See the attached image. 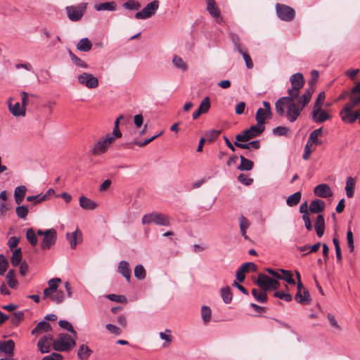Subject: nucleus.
Returning <instances> with one entry per match:
<instances>
[{
  "mask_svg": "<svg viewBox=\"0 0 360 360\" xmlns=\"http://www.w3.org/2000/svg\"><path fill=\"white\" fill-rule=\"evenodd\" d=\"M292 87L288 89V96H283L276 103V111L281 115H285L288 120L294 122L300 115L304 107H302V95L300 97V90L304 84L302 73H295L290 78Z\"/></svg>",
  "mask_w": 360,
  "mask_h": 360,
  "instance_id": "obj_1",
  "label": "nucleus"
},
{
  "mask_svg": "<svg viewBox=\"0 0 360 360\" xmlns=\"http://www.w3.org/2000/svg\"><path fill=\"white\" fill-rule=\"evenodd\" d=\"M349 98V101L340 111V117L343 122L352 124L359 117L358 110L352 111V109L360 106V81L352 89Z\"/></svg>",
  "mask_w": 360,
  "mask_h": 360,
  "instance_id": "obj_2",
  "label": "nucleus"
},
{
  "mask_svg": "<svg viewBox=\"0 0 360 360\" xmlns=\"http://www.w3.org/2000/svg\"><path fill=\"white\" fill-rule=\"evenodd\" d=\"M75 345V338L71 335L60 333L53 341V349L58 352H67Z\"/></svg>",
  "mask_w": 360,
  "mask_h": 360,
  "instance_id": "obj_3",
  "label": "nucleus"
},
{
  "mask_svg": "<svg viewBox=\"0 0 360 360\" xmlns=\"http://www.w3.org/2000/svg\"><path fill=\"white\" fill-rule=\"evenodd\" d=\"M37 234L39 236H43L41 248L43 250H49L53 245L56 244L57 239V232L54 229H49L47 230L39 229Z\"/></svg>",
  "mask_w": 360,
  "mask_h": 360,
  "instance_id": "obj_4",
  "label": "nucleus"
},
{
  "mask_svg": "<svg viewBox=\"0 0 360 360\" xmlns=\"http://www.w3.org/2000/svg\"><path fill=\"white\" fill-rule=\"evenodd\" d=\"M265 129L264 126L255 124L251 126L248 129L243 131L241 134H237L236 139L238 141L247 142L250 139L261 134Z\"/></svg>",
  "mask_w": 360,
  "mask_h": 360,
  "instance_id": "obj_5",
  "label": "nucleus"
},
{
  "mask_svg": "<svg viewBox=\"0 0 360 360\" xmlns=\"http://www.w3.org/2000/svg\"><path fill=\"white\" fill-rule=\"evenodd\" d=\"M117 139L113 137L111 134H107L105 136H103L99 141L95 144L91 153L94 155H99L105 153L108 149L109 146Z\"/></svg>",
  "mask_w": 360,
  "mask_h": 360,
  "instance_id": "obj_6",
  "label": "nucleus"
},
{
  "mask_svg": "<svg viewBox=\"0 0 360 360\" xmlns=\"http://www.w3.org/2000/svg\"><path fill=\"white\" fill-rule=\"evenodd\" d=\"M255 283L262 289V290L267 291L269 290L278 289L280 286V283L278 280L270 278L269 276L259 274Z\"/></svg>",
  "mask_w": 360,
  "mask_h": 360,
  "instance_id": "obj_7",
  "label": "nucleus"
},
{
  "mask_svg": "<svg viewBox=\"0 0 360 360\" xmlns=\"http://www.w3.org/2000/svg\"><path fill=\"white\" fill-rule=\"evenodd\" d=\"M276 11L278 17L283 21L290 22L292 21L295 16V10L289 6L276 4Z\"/></svg>",
  "mask_w": 360,
  "mask_h": 360,
  "instance_id": "obj_8",
  "label": "nucleus"
},
{
  "mask_svg": "<svg viewBox=\"0 0 360 360\" xmlns=\"http://www.w3.org/2000/svg\"><path fill=\"white\" fill-rule=\"evenodd\" d=\"M87 3H82L77 6H70L66 7L68 17L72 21H78L84 15L86 8Z\"/></svg>",
  "mask_w": 360,
  "mask_h": 360,
  "instance_id": "obj_9",
  "label": "nucleus"
},
{
  "mask_svg": "<svg viewBox=\"0 0 360 360\" xmlns=\"http://www.w3.org/2000/svg\"><path fill=\"white\" fill-rule=\"evenodd\" d=\"M159 8V1L154 0L135 14L136 19H147L153 15Z\"/></svg>",
  "mask_w": 360,
  "mask_h": 360,
  "instance_id": "obj_10",
  "label": "nucleus"
},
{
  "mask_svg": "<svg viewBox=\"0 0 360 360\" xmlns=\"http://www.w3.org/2000/svg\"><path fill=\"white\" fill-rule=\"evenodd\" d=\"M311 78L309 81V88L306 89L304 94H302V107L305 105L310 101L311 96L314 91V86L316 83L319 78V72L317 70H312L311 72Z\"/></svg>",
  "mask_w": 360,
  "mask_h": 360,
  "instance_id": "obj_11",
  "label": "nucleus"
},
{
  "mask_svg": "<svg viewBox=\"0 0 360 360\" xmlns=\"http://www.w3.org/2000/svg\"><path fill=\"white\" fill-rule=\"evenodd\" d=\"M264 108H259L255 115V119L257 124L263 125L265 124L266 120L270 118L271 115V110L270 103L267 101H263Z\"/></svg>",
  "mask_w": 360,
  "mask_h": 360,
  "instance_id": "obj_12",
  "label": "nucleus"
},
{
  "mask_svg": "<svg viewBox=\"0 0 360 360\" xmlns=\"http://www.w3.org/2000/svg\"><path fill=\"white\" fill-rule=\"evenodd\" d=\"M72 295V288L68 282L65 283V289H60L51 297V300L56 304L62 303L65 297H71Z\"/></svg>",
  "mask_w": 360,
  "mask_h": 360,
  "instance_id": "obj_13",
  "label": "nucleus"
},
{
  "mask_svg": "<svg viewBox=\"0 0 360 360\" xmlns=\"http://www.w3.org/2000/svg\"><path fill=\"white\" fill-rule=\"evenodd\" d=\"M53 336L51 334L44 335L37 342V347L42 353H49L51 351V346L53 347Z\"/></svg>",
  "mask_w": 360,
  "mask_h": 360,
  "instance_id": "obj_14",
  "label": "nucleus"
},
{
  "mask_svg": "<svg viewBox=\"0 0 360 360\" xmlns=\"http://www.w3.org/2000/svg\"><path fill=\"white\" fill-rule=\"evenodd\" d=\"M312 120L316 123H323L330 120L331 116L322 108L313 107L311 113Z\"/></svg>",
  "mask_w": 360,
  "mask_h": 360,
  "instance_id": "obj_15",
  "label": "nucleus"
},
{
  "mask_svg": "<svg viewBox=\"0 0 360 360\" xmlns=\"http://www.w3.org/2000/svg\"><path fill=\"white\" fill-rule=\"evenodd\" d=\"M13 98H10L8 100V107L9 111L11 114L15 117H24L26 114V108H23L22 105H20L19 103H15L14 105L13 104Z\"/></svg>",
  "mask_w": 360,
  "mask_h": 360,
  "instance_id": "obj_16",
  "label": "nucleus"
},
{
  "mask_svg": "<svg viewBox=\"0 0 360 360\" xmlns=\"http://www.w3.org/2000/svg\"><path fill=\"white\" fill-rule=\"evenodd\" d=\"M316 196L320 198H328L333 195V192L330 186L326 184H321L316 186L314 189Z\"/></svg>",
  "mask_w": 360,
  "mask_h": 360,
  "instance_id": "obj_17",
  "label": "nucleus"
},
{
  "mask_svg": "<svg viewBox=\"0 0 360 360\" xmlns=\"http://www.w3.org/2000/svg\"><path fill=\"white\" fill-rule=\"evenodd\" d=\"M15 342L12 340L0 341V354L4 353L8 356L14 355Z\"/></svg>",
  "mask_w": 360,
  "mask_h": 360,
  "instance_id": "obj_18",
  "label": "nucleus"
},
{
  "mask_svg": "<svg viewBox=\"0 0 360 360\" xmlns=\"http://www.w3.org/2000/svg\"><path fill=\"white\" fill-rule=\"evenodd\" d=\"M207 10L209 13L215 19L216 22L219 23L222 21L221 12L216 5L215 0L207 3Z\"/></svg>",
  "mask_w": 360,
  "mask_h": 360,
  "instance_id": "obj_19",
  "label": "nucleus"
},
{
  "mask_svg": "<svg viewBox=\"0 0 360 360\" xmlns=\"http://www.w3.org/2000/svg\"><path fill=\"white\" fill-rule=\"evenodd\" d=\"M247 266H252V271L257 270V266L252 262H246L242 264L236 274V279L239 282H243L245 278V273H247L245 269Z\"/></svg>",
  "mask_w": 360,
  "mask_h": 360,
  "instance_id": "obj_20",
  "label": "nucleus"
},
{
  "mask_svg": "<svg viewBox=\"0 0 360 360\" xmlns=\"http://www.w3.org/2000/svg\"><path fill=\"white\" fill-rule=\"evenodd\" d=\"M314 229L317 236L319 238L322 237L325 231V219L322 214H319L316 217Z\"/></svg>",
  "mask_w": 360,
  "mask_h": 360,
  "instance_id": "obj_21",
  "label": "nucleus"
},
{
  "mask_svg": "<svg viewBox=\"0 0 360 360\" xmlns=\"http://www.w3.org/2000/svg\"><path fill=\"white\" fill-rule=\"evenodd\" d=\"M326 204L323 200L316 199L311 202L309 206V210L311 213H320L324 210Z\"/></svg>",
  "mask_w": 360,
  "mask_h": 360,
  "instance_id": "obj_22",
  "label": "nucleus"
},
{
  "mask_svg": "<svg viewBox=\"0 0 360 360\" xmlns=\"http://www.w3.org/2000/svg\"><path fill=\"white\" fill-rule=\"evenodd\" d=\"M51 326L48 322L42 321L37 325L31 333L34 335H38L42 333L51 331Z\"/></svg>",
  "mask_w": 360,
  "mask_h": 360,
  "instance_id": "obj_23",
  "label": "nucleus"
},
{
  "mask_svg": "<svg viewBox=\"0 0 360 360\" xmlns=\"http://www.w3.org/2000/svg\"><path fill=\"white\" fill-rule=\"evenodd\" d=\"M118 272L121 274L125 278L129 280L131 277V270L129 264L127 261H121L118 266Z\"/></svg>",
  "mask_w": 360,
  "mask_h": 360,
  "instance_id": "obj_24",
  "label": "nucleus"
},
{
  "mask_svg": "<svg viewBox=\"0 0 360 360\" xmlns=\"http://www.w3.org/2000/svg\"><path fill=\"white\" fill-rule=\"evenodd\" d=\"M27 191V188L25 186H19L15 188L14 198L16 204L20 205L22 202Z\"/></svg>",
  "mask_w": 360,
  "mask_h": 360,
  "instance_id": "obj_25",
  "label": "nucleus"
},
{
  "mask_svg": "<svg viewBox=\"0 0 360 360\" xmlns=\"http://www.w3.org/2000/svg\"><path fill=\"white\" fill-rule=\"evenodd\" d=\"M94 8L97 11H115L117 10V4L115 1L105 2L94 5Z\"/></svg>",
  "mask_w": 360,
  "mask_h": 360,
  "instance_id": "obj_26",
  "label": "nucleus"
},
{
  "mask_svg": "<svg viewBox=\"0 0 360 360\" xmlns=\"http://www.w3.org/2000/svg\"><path fill=\"white\" fill-rule=\"evenodd\" d=\"M155 224L159 226H168L170 225V218L164 214L155 212Z\"/></svg>",
  "mask_w": 360,
  "mask_h": 360,
  "instance_id": "obj_27",
  "label": "nucleus"
},
{
  "mask_svg": "<svg viewBox=\"0 0 360 360\" xmlns=\"http://www.w3.org/2000/svg\"><path fill=\"white\" fill-rule=\"evenodd\" d=\"M240 141H238L236 139V141L234 142V145L238 148H243V149H259L260 147V143L259 141H252L248 143H240Z\"/></svg>",
  "mask_w": 360,
  "mask_h": 360,
  "instance_id": "obj_28",
  "label": "nucleus"
},
{
  "mask_svg": "<svg viewBox=\"0 0 360 360\" xmlns=\"http://www.w3.org/2000/svg\"><path fill=\"white\" fill-rule=\"evenodd\" d=\"M240 164L238 167V169L240 171H250L253 168V162L250 160L245 158L244 156L240 155Z\"/></svg>",
  "mask_w": 360,
  "mask_h": 360,
  "instance_id": "obj_29",
  "label": "nucleus"
},
{
  "mask_svg": "<svg viewBox=\"0 0 360 360\" xmlns=\"http://www.w3.org/2000/svg\"><path fill=\"white\" fill-rule=\"evenodd\" d=\"M79 236H81V232L78 229L72 233H68L66 234V238L69 241L72 249L75 248L77 243L79 241Z\"/></svg>",
  "mask_w": 360,
  "mask_h": 360,
  "instance_id": "obj_30",
  "label": "nucleus"
},
{
  "mask_svg": "<svg viewBox=\"0 0 360 360\" xmlns=\"http://www.w3.org/2000/svg\"><path fill=\"white\" fill-rule=\"evenodd\" d=\"M240 233L245 239L248 238L246 230L249 228L250 223L249 220L244 216H240L238 219Z\"/></svg>",
  "mask_w": 360,
  "mask_h": 360,
  "instance_id": "obj_31",
  "label": "nucleus"
},
{
  "mask_svg": "<svg viewBox=\"0 0 360 360\" xmlns=\"http://www.w3.org/2000/svg\"><path fill=\"white\" fill-rule=\"evenodd\" d=\"M172 64L176 68L183 72H186L188 70L186 63L180 56H174L172 58Z\"/></svg>",
  "mask_w": 360,
  "mask_h": 360,
  "instance_id": "obj_32",
  "label": "nucleus"
},
{
  "mask_svg": "<svg viewBox=\"0 0 360 360\" xmlns=\"http://www.w3.org/2000/svg\"><path fill=\"white\" fill-rule=\"evenodd\" d=\"M321 134H322V128L321 127L317 129H315L310 134L307 141H309L311 143H314L316 146L321 145V141L319 139V136H321Z\"/></svg>",
  "mask_w": 360,
  "mask_h": 360,
  "instance_id": "obj_33",
  "label": "nucleus"
},
{
  "mask_svg": "<svg viewBox=\"0 0 360 360\" xmlns=\"http://www.w3.org/2000/svg\"><path fill=\"white\" fill-rule=\"evenodd\" d=\"M355 180L352 177L349 176L347 179L345 191L348 198H352L354 195V191L355 188Z\"/></svg>",
  "mask_w": 360,
  "mask_h": 360,
  "instance_id": "obj_34",
  "label": "nucleus"
},
{
  "mask_svg": "<svg viewBox=\"0 0 360 360\" xmlns=\"http://www.w3.org/2000/svg\"><path fill=\"white\" fill-rule=\"evenodd\" d=\"M295 300L302 304H305L309 302V293L307 290H304L303 293L301 292H297L295 296Z\"/></svg>",
  "mask_w": 360,
  "mask_h": 360,
  "instance_id": "obj_35",
  "label": "nucleus"
},
{
  "mask_svg": "<svg viewBox=\"0 0 360 360\" xmlns=\"http://www.w3.org/2000/svg\"><path fill=\"white\" fill-rule=\"evenodd\" d=\"M302 194L300 191H297L292 195H290L286 200V203L290 207H293L297 205L301 199Z\"/></svg>",
  "mask_w": 360,
  "mask_h": 360,
  "instance_id": "obj_36",
  "label": "nucleus"
},
{
  "mask_svg": "<svg viewBox=\"0 0 360 360\" xmlns=\"http://www.w3.org/2000/svg\"><path fill=\"white\" fill-rule=\"evenodd\" d=\"M221 296L226 304H229L232 300V292L229 286L221 288L220 290Z\"/></svg>",
  "mask_w": 360,
  "mask_h": 360,
  "instance_id": "obj_37",
  "label": "nucleus"
},
{
  "mask_svg": "<svg viewBox=\"0 0 360 360\" xmlns=\"http://www.w3.org/2000/svg\"><path fill=\"white\" fill-rule=\"evenodd\" d=\"M22 260V252L21 249L18 248L16 249L12 255V257L11 258V262L13 266H17L20 264H21Z\"/></svg>",
  "mask_w": 360,
  "mask_h": 360,
  "instance_id": "obj_38",
  "label": "nucleus"
},
{
  "mask_svg": "<svg viewBox=\"0 0 360 360\" xmlns=\"http://www.w3.org/2000/svg\"><path fill=\"white\" fill-rule=\"evenodd\" d=\"M279 271H281V273H282L281 278H279L280 280H283L291 285L295 284V281L292 278V273L290 271L285 270L283 269H279Z\"/></svg>",
  "mask_w": 360,
  "mask_h": 360,
  "instance_id": "obj_39",
  "label": "nucleus"
},
{
  "mask_svg": "<svg viewBox=\"0 0 360 360\" xmlns=\"http://www.w3.org/2000/svg\"><path fill=\"white\" fill-rule=\"evenodd\" d=\"M252 294L255 300L261 303H264L267 301V295L266 291L262 290L258 292L256 289H252Z\"/></svg>",
  "mask_w": 360,
  "mask_h": 360,
  "instance_id": "obj_40",
  "label": "nucleus"
},
{
  "mask_svg": "<svg viewBox=\"0 0 360 360\" xmlns=\"http://www.w3.org/2000/svg\"><path fill=\"white\" fill-rule=\"evenodd\" d=\"M77 50L86 52L90 51V40L88 38L82 39L77 44Z\"/></svg>",
  "mask_w": 360,
  "mask_h": 360,
  "instance_id": "obj_41",
  "label": "nucleus"
},
{
  "mask_svg": "<svg viewBox=\"0 0 360 360\" xmlns=\"http://www.w3.org/2000/svg\"><path fill=\"white\" fill-rule=\"evenodd\" d=\"M77 356L80 360H88L89 356V349L88 346L82 345L78 350Z\"/></svg>",
  "mask_w": 360,
  "mask_h": 360,
  "instance_id": "obj_42",
  "label": "nucleus"
},
{
  "mask_svg": "<svg viewBox=\"0 0 360 360\" xmlns=\"http://www.w3.org/2000/svg\"><path fill=\"white\" fill-rule=\"evenodd\" d=\"M37 233L34 232L33 229H29L26 233V238L29 243L32 245L35 246L37 244Z\"/></svg>",
  "mask_w": 360,
  "mask_h": 360,
  "instance_id": "obj_43",
  "label": "nucleus"
},
{
  "mask_svg": "<svg viewBox=\"0 0 360 360\" xmlns=\"http://www.w3.org/2000/svg\"><path fill=\"white\" fill-rule=\"evenodd\" d=\"M201 316L205 323H207L211 320V309L207 306H202L201 309Z\"/></svg>",
  "mask_w": 360,
  "mask_h": 360,
  "instance_id": "obj_44",
  "label": "nucleus"
},
{
  "mask_svg": "<svg viewBox=\"0 0 360 360\" xmlns=\"http://www.w3.org/2000/svg\"><path fill=\"white\" fill-rule=\"evenodd\" d=\"M68 52L72 63H75L76 65L81 68L88 67L87 64L85 62H84L82 59L78 58L77 56H75L70 49H68Z\"/></svg>",
  "mask_w": 360,
  "mask_h": 360,
  "instance_id": "obj_45",
  "label": "nucleus"
},
{
  "mask_svg": "<svg viewBox=\"0 0 360 360\" xmlns=\"http://www.w3.org/2000/svg\"><path fill=\"white\" fill-rule=\"evenodd\" d=\"M122 119H124V115H120L115 120L114 129L112 130V132L111 133V134L112 135L113 137H117L118 139L122 136V134L121 131L120 130L119 126H120V122Z\"/></svg>",
  "mask_w": 360,
  "mask_h": 360,
  "instance_id": "obj_46",
  "label": "nucleus"
},
{
  "mask_svg": "<svg viewBox=\"0 0 360 360\" xmlns=\"http://www.w3.org/2000/svg\"><path fill=\"white\" fill-rule=\"evenodd\" d=\"M321 246V243H317L313 245H304V246H301V247H299L298 248V250L300 251V252H306L307 251V252H306L304 255H307L309 252H316L319 248Z\"/></svg>",
  "mask_w": 360,
  "mask_h": 360,
  "instance_id": "obj_47",
  "label": "nucleus"
},
{
  "mask_svg": "<svg viewBox=\"0 0 360 360\" xmlns=\"http://www.w3.org/2000/svg\"><path fill=\"white\" fill-rule=\"evenodd\" d=\"M210 106V98L207 96L202 101L198 110L201 112L202 114H204L209 111Z\"/></svg>",
  "mask_w": 360,
  "mask_h": 360,
  "instance_id": "obj_48",
  "label": "nucleus"
},
{
  "mask_svg": "<svg viewBox=\"0 0 360 360\" xmlns=\"http://www.w3.org/2000/svg\"><path fill=\"white\" fill-rule=\"evenodd\" d=\"M146 270L143 265L138 264L135 266L134 269V276L136 278L139 280H142L146 277Z\"/></svg>",
  "mask_w": 360,
  "mask_h": 360,
  "instance_id": "obj_49",
  "label": "nucleus"
},
{
  "mask_svg": "<svg viewBox=\"0 0 360 360\" xmlns=\"http://www.w3.org/2000/svg\"><path fill=\"white\" fill-rule=\"evenodd\" d=\"M124 8L129 10H139L141 4L134 0H129L123 4Z\"/></svg>",
  "mask_w": 360,
  "mask_h": 360,
  "instance_id": "obj_50",
  "label": "nucleus"
},
{
  "mask_svg": "<svg viewBox=\"0 0 360 360\" xmlns=\"http://www.w3.org/2000/svg\"><path fill=\"white\" fill-rule=\"evenodd\" d=\"M15 212L19 218L25 219L28 214L29 210L25 206H18Z\"/></svg>",
  "mask_w": 360,
  "mask_h": 360,
  "instance_id": "obj_51",
  "label": "nucleus"
},
{
  "mask_svg": "<svg viewBox=\"0 0 360 360\" xmlns=\"http://www.w3.org/2000/svg\"><path fill=\"white\" fill-rule=\"evenodd\" d=\"M78 82L82 85H85L87 88H90V75L83 73L78 77Z\"/></svg>",
  "mask_w": 360,
  "mask_h": 360,
  "instance_id": "obj_52",
  "label": "nucleus"
},
{
  "mask_svg": "<svg viewBox=\"0 0 360 360\" xmlns=\"http://www.w3.org/2000/svg\"><path fill=\"white\" fill-rule=\"evenodd\" d=\"M106 297L111 301H114L119 303H124L127 302V299L124 295L109 294L106 295Z\"/></svg>",
  "mask_w": 360,
  "mask_h": 360,
  "instance_id": "obj_53",
  "label": "nucleus"
},
{
  "mask_svg": "<svg viewBox=\"0 0 360 360\" xmlns=\"http://www.w3.org/2000/svg\"><path fill=\"white\" fill-rule=\"evenodd\" d=\"M61 282V279L59 278H54L49 281V288L51 291H53V292H56L58 291V283Z\"/></svg>",
  "mask_w": 360,
  "mask_h": 360,
  "instance_id": "obj_54",
  "label": "nucleus"
},
{
  "mask_svg": "<svg viewBox=\"0 0 360 360\" xmlns=\"http://www.w3.org/2000/svg\"><path fill=\"white\" fill-rule=\"evenodd\" d=\"M274 296L281 300H283L286 302H290L292 299V297L290 294L286 293L283 291H276L274 292Z\"/></svg>",
  "mask_w": 360,
  "mask_h": 360,
  "instance_id": "obj_55",
  "label": "nucleus"
},
{
  "mask_svg": "<svg viewBox=\"0 0 360 360\" xmlns=\"http://www.w3.org/2000/svg\"><path fill=\"white\" fill-rule=\"evenodd\" d=\"M58 325L60 328H63V329H65L70 332L72 333V334L74 335V336L76 335V332L75 331V330L73 329V327L71 325L70 323H69L68 321H65V320H61L58 322Z\"/></svg>",
  "mask_w": 360,
  "mask_h": 360,
  "instance_id": "obj_56",
  "label": "nucleus"
},
{
  "mask_svg": "<svg viewBox=\"0 0 360 360\" xmlns=\"http://www.w3.org/2000/svg\"><path fill=\"white\" fill-rule=\"evenodd\" d=\"M8 266V262L6 258L3 255H0V276L4 274L7 270Z\"/></svg>",
  "mask_w": 360,
  "mask_h": 360,
  "instance_id": "obj_57",
  "label": "nucleus"
},
{
  "mask_svg": "<svg viewBox=\"0 0 360 360\" xmlns=\"http://www.w3.org/2000/svg\"><path fill=\"white\" fill-rule=\"evenodd\" d=\"M21 94V98H22V105L23 108H26V106L29 105L30 103V97H36L37 96L34 94H30L25 91H22L20 93Z\"/></svg>",
  "mask_w": 360,
  "mask_h": 360,
  "instance_id": "obj_58",
  "label": "nucleus"
},
{
  "mask_svg": "<svg viewBox=\"0 0 360 360\" xmlns=\"http://www.w3.org/2000/svg\"><path fill=\"white\" fill-rule=\"evenodd\" d=\"M27 200L28 202H32L34 205H37L38 203H41L44 201H45V197L41 196V195H31L27 197Z\"/></svg>",
  "mask_w": 360,
  "mask_h": 360,
  "instance_id": "obj_59",
  "label": "nucleus"
},
{
  "mask_svg": "<svg viewBox=\"0 0 360 360\" xmlns=\"http://www.w3.org/2000/svg\"><path fill=\"white\" fill-rule=\"evenodd\" d=\"M238 180L245 186H250L253 182V179L250 178L248 175L240 174L238 176Z\"/></svg>",
  "mask_w": 360,
  "mask_h": 360,
  "instance_id": "obj_60",
  "label": "nucleus"
},
{
  "mask_svg": "<svg viewBox=\"0 0 360 360\" xmlns=\"http://www.w3.org/2000/svg\"><path fill=\"white\" fill-rule=\"evenodd\" d=\"M230 38L232 41V42L233 43L236 49H237V51L238 52H242V51L243 50L241 46H240V39L239 37H238L237 34H233L231 33L230 34Z\"/></svg>",
  "mask_w": 360,
  "mask_h": 360,
  "instance_id": "obj_61",
  "label": "nucleus"
},
{
  "mask_svg": "<svg viewBox=\"0 0 360 360\" xmlns=\"http://www.w3.org/2000/svg\"><path fill=\"white\" fill-rule=\"evenodd\" d=\"M221 131L219 130L212 129L206 133V139L209 141H212L215 140L219 135L220 134Z\"/></svg>",
  "mask_w": 360,
  "mask_h": 360,
  "instance_id": "obj_62",
  "label": "nucleus"
},
{
  "mask_svg": "<svg viewBox=\"0 0 360 360\" xmlns=\"http://www.w3.org/2000/svg\"><path fill=\"white\" fill-rule=\"evenodd\" d=\"M23 318L24 314L22 311L15 312L11 319V323L12 324L17 326L23 319Z\"/></svg>",
  "mask_w": 360,
  "mask_h": 360,
  "instance_id": "obj_63",
  "label": "nucleus"
},
{
  "mask_svg": "<svg viewBox=\"0 0 360 360\" xmlns=\"http://www.w3.org/2000/svg\"><path fill=\"white\" fill-rule=\"evenodd\" d=\"M105 328L109 333L115 335H120L122 333V330L120 328L111 323L107 324Z\"/></svg>",
  "mask_w": 360,
  "mask_h": 360,
  "instance_id": "obj_64",
  "label": "nucleus"
}]
</instances>
